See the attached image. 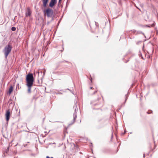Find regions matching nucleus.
Instances as JSON below:
<instances>
[{
	"label": "nucleus",
	"instance_id": "9d476101",
	"mask_svg": "<svg viewBox=\"0 0 158 158\" xmlns=\"http://www.w3.org/2000/svg\"><path fill=\"white\" fill-rule=\"evenodd\" d=\"M16 30V28L15 27H12L11 28V30L13 31H15Z\"/></svg>",
	"mask_w": 158,
	"mask_h": 158
},
{
	"label": "nucleus",
	"instance_id": "f3484780",
	"mask_svg": "<svg viewBox=\"0 0 158 158\" xmlns=\"http://www.w3.org/2000/svg\"><path fill=\"white\" fill-rule=\"evenodd\" d=\"M97 92V91H95L94 92L93 94H95Z\"/></svg>",
	"mask_w": 158,
	"mask_h": 158
},
{
	"label": "nucleus",
	"instance_id": "412c9836",
	"mask_svg": "<svg viewBox=\"0 0 158 158\" xmlns=\"http://www.w3.org/2000/svg\"><path fill=\"white\" fill-rule=\"evenodd\" d=\"M141 58H142L143 59V56H142Z\"/></svg>",
	"mask_w": 158,
	"mask_h": 158
},
{
	"label": "nucleus",
	"instance_id": "ddd939ff",
	"mask_svg": "<svg viewBox=\"0 0 158 158\" xmlns=\"http://www.w3.org/2000/svg\"><path fill=\"white\" fill-rule=\"evenodd\" d=\"M61 0H59V1H58V5H59L60 3V2L61 1Z\"/></svg>",
	"mask_w": 158,
	"mask_h": 158
},
{
	"label": "nucleus",
	"instance_id": "b1692460",
	"mask_svg": "<svg viewBox=\"0 0 158 158\" xmlns=\"http://www.w3.org/2000/svg\"><path fill=\"white\" fill-rule=\"evenodd\" d=\"M143 157H144V154Z\"/></svg>",
	"mask_w": 158,
	"mask_h": 158
},
{
	"label": "nucleus",
	"instance_id": "20e7f679",
	"mask_svg": "<svg viewBox=\"0 0 158 158\" xmlns=\"http://www.w3.org/2000/svg\"><path fill=\"white\" fill-rule=\"evenodd\" d=\"M77 103L76 102L75 104V106H74V107H73L74 108V109H75V112L73 113V121H72L71 123L69 124V126H70V125L73 124L74 123L75 119H76V118H77V114H76V110H77Z\"/></svg>",
	"mask_w": 158,
	"mask_h": 158
},
{
	"label": "nucleus",
	"instance_id": "6e6552de",
	"mask_svg": "<svg viewBox=\"0 0 158 158\" xmlns=\"http://www.w3.org/2000/svg\"><path fill=\"white\" fill-rule=\"evenodd\" d=\"M31 14V12L30 11V9L29 8H27V13L26 14V15L27 16H29Z\"/></svg>",
	"mask_w": 158,
	"mask_h": 158
},
{
	"label": "nucleus",
	"instance_id": "7ed1b4c3",
	"mask_svg": "<svg viewBox=\"0 0 158 158\" xmlns=\"http://www.w3.org/2000/svg\"><path fill=\"white\" fill-rule=\"evenodd\" d=\"M12 49V47L9 44H8L4 48L3 52L4 53L5 58L6 59Z\"/></svg>",
	"mask_w": 158,
	"mask_h": 158
},
{
	"label": "nucleus",
	"instance_id": "aec40b11",
	"mask_svg": "<svg viewBox=\"0 0 158 158\" xmlns=\"http://www.w3.org/2000/svg\"><path fill=\"white\" fill-rule=\"evenodd\" d=\"M90 80L91 82H92V78H91V79H90Z\"/></svg>",
	"mask_w": 158,
	"mask_h": 158
},
{
	"label": "nucleus",
	"instance_id": "dca6fc26",
	"mask_svg": "<svg viewBox=\"0 0 158 158\" xmlns=\"http://www.w3.org/2000/svg\"><path fill=\"white\" fill-rule=\"evenodd\" d=\"M9 147H8V148H7V149L6 150V152H7V151H9Z\"/></svg>",
	"mask_w": 158,
	"mask_h": 158
},
{
	"label": "nucleus",
	"instance_id": "423d86ee",
	"mask_svg": "<svg viewBox=\"0 0 158 158\" xmlns=\"http://www.w3.org/2000/svg\"><path fill=\"white\" fill-rule=\"evenodd\" d=\"M10 113L9 110H7L5 114L6 119L7 121H8L10 117Z\"/></svg>",
	"mask_w": 158,
	"mask_h": 158
},
{
	"label": "nucleus",
	"instance_id": "6ab92c4d",
	"mask_svg": "<svg viewBox=\"0 0 158 158\" xmlns=\"http://www.w3.org/2000/svg\"><path fill=\"white\" fill-rule=\"evenodd\" d=\"M113 136V134H112V135H111V139L112 138Z\"/></svg>",
	"mask_w": 158,
	"mask_h": 158
},
{
	"label": "nucleus",
	"instance_id": "0eeeda50",
	"mask_svg": "<svg viewBox=\"0 0 158 158\" xmlns=\"http://www.w3.org/2000/svg\"><path fill=\"white\" fill-rule=\"evenodd\" d=\"M43 3V6L44 7H46L47 6L49 0H42Z\"/></svg>",
	"mask_w": 158,
	"mask_h": 158
},
{
	"label": "nucleus",
	"instance_id": "a211bd4d",
	"mask_svg": "<svg viewBox=\"0 0 158 158\" xmlns=\"http://www.w3.org/2000/svg\"><path fill=\"white\" fill-rule=\"evenodd\" d=\"M90 89H93V87H90Z\"/></svg>",
	"mask_w": 158,
	"mask_h": 158
},
{
	"label": "nucleus",
	"instance_id": "f03ea898",
	"mask_svg": "<svg viewBox=\"0 0 158 158\" xmlns=\"http://www.w3.org/2000/svg\"><path fill=\"white\" fill-rule=\"evenodd\" d=\"M43 12L44 15H46L48 17H52V20H53V17H52L53 13V11L52 9L48 8L46 9H44L43 10Z\"/></svg>",
	"mask_w": 158,
	"mask_h": 158
},
{
	"label": "nucleus",
	"instance_id": "f8f14e48",
	"mask_svg": "<svg viewBox=\"0 0 158 158\" xmlns=\"http://www.w3.org/2000/svg\"><path fill=\"white\" fill-rule=\"evenodd\" d=\"M152 112V111H151V110H150V111H149V112H147V113L148 114H150V113H151Z\"/></svg>",
	"mask_w": 158,
	"mask_h": 158
},
{
	"label": "nucleus",
	"instance_id": "9b49d317",
	"mask_svg": "<svg viewBox=\"0 0 158 158\" xmlns=\"http://www.w3.org/2000/svg\"><path fill=\"white\" fill-rule=\"evenodd\" d=\"M16 88L19 89V84H17L16 85Z\"/></svg>",
	"mask_w": 158,
	"mask_h": 158
},
{
	"label": "nucleus",
	"instance_id": "5701e85b",
	"mask_svg": "<svg viewBox=\"0 0 158 158\" xmlns=\"http://www.w3.org/2000/svg\"><path fill=\"white\" fill-rule=\"evenodd\" d=\"M140 55H141V56H142V54H140Z\"/></svg>",
	"mask_w": 158,
	"mask_h": 158
},
{
	"label": "nucleus",
	"instance_id": "39448f33",
	"mask_svg": "<svg viewBox=\"0 0 158 158\" xmlns=\"http://www.w3.org/2000/svg\"><path fill=\"white\" fill-rule=\"evenodd\" d=\"M57 0H51L49 5V6L52 7L57 3Z\"/></svg>",
	"mask_w": 158,
	"mask_h": 158
},
{
	"label": "nucleus",
	"instance_id": "4be33fe9",
	"mask_svg": "<svg viewBox=\"0 0 158 158\" xmlns=\"http://www.w3.org/2000/svg\"><path fill=\"white\" fill-rule=\"evenodd\" d=\"M148 27H150V26H148Z\"/></svg>",
	"mask_w": 158,
	"mask_h": 158
},
{
	"label": "nucleus",
	"instance_id": "f257e3e1",
	"mask_svg": "<svg viewBox=\"0 0 158 158\" xmlns=\"http://www.w3.org/2000/svg\"><path fill=\"white\" fill-rule=\"evenodd\" d=\"M26 85L28 87L27 92L31 93V89L34 81V78L32 73H29L26 76Z\"/></svg>",
	"mask_w": 158,
	"mask_h": 158
},
{
	"label": "nucleus",
	"instance_id": "4468645a",
	"mask_svg": "<svg viewBox=\"0 0 158 158\" xmlns=\"http://www.w3.org/2000/svg\"><path fill=\"white\" fill-rule=\"evenodd\" d=\"M125 96H126V98H125V102H126V100H127V96L126 95H125Z\"/></svg>",
	"mask_w": 158,
	"mask_h": 158
},
{
	"label": "nucleus",
	"instance_id": "2eb2a0df",
	"mask_svg": "<svg viewBox=\"0 0 158 158\" xmlns=\"http://www.w3.org/2000/svg\"><path fill=\"white\" fill-rule=\"evenodd\" d=\"M46 158H53V157H51L50 158L48 156H47L46 157Z\"/></svg>",
	"mask_w": 158,
	"mask_h": 158
},
{
	"label": "nucleus",
	"instance_id": "1a4fd4ad",
	"mask_svg": "<svg viewBox=\"0 0 158 158\" xmlns=\"http://www.w3.org/2000/svg\"><path fill=\"white\" fill-rule=\"evenodd\" d=\"M13 87L12 85L10 86V88L9 89V94H10L12 92L13 90Z\"/></svg>",
	"mask_w": 158,
	"mask_h": 158
}]
</instances>
